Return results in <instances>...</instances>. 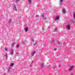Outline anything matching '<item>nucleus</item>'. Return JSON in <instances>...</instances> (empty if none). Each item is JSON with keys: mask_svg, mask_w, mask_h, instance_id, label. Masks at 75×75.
Listing matches in <instances>:
<instances>
[{"mask_svg": "<svg viewBox=\"0 0 75 75\" xmlns=\"http://www.w3.org/2000/svg\"><path fill=\"white\" fill-rule=\"evenodd\" d=\"M28 28L27 27H26L25 29V31H26V32L28 31Z\"/></svg>", "mask_w": 75, "mask_h": 75, "instance_id": "6", "label": "nucleus"}, {"mask_svg": "<svg viewBox=\"0 0 75 75\" xmlns=\"http://www.w3.org/2000/svg\"><path fill=\"white\" fill-rule=\"evenodd\" d=\"M16 55H18L19 54V53L18 52H17L16 54Z\"/></svg>", "mask_w": 75, "mask_h": 75, "instance_id": "25", "label": "nucleus"}, {"mask_svg": "<svg viewBox=\"0 0 75 75\" xmlns=\"http://www.w3.org/2000/svg\"><path fill=\"white\" fill-rule=\"evenodd\" d=\"M19 47H20V45H19V44H17V46H16V48H18Z\"/></svg>", "mask_w": 75, "mask_h": 75, "instance_id": "19", "label": "nucleus"}, {"mask_svg": "<svg viewBox=\"0 0 75 75\" xmlns=\"http://www.w3.org/2000/svg\"><path fill=\"white\" fill-rule=\"evenodd\" d=\"M32 63H33V61L32 62Z\"/></svg>", "mask_w": 75, "mask_h": 75, "instance_id": "33", "label": "nucleus"}, {"mask_svg": "<svg viewBox=\"0 0 75 75\" xmlns=\"http://www.w3.org/2000/svg\"><path fill=\"white\" fill-rule=\"evenodd\" d=\"M43 66H44V63H42L41 65V67L42 68V67H43Z\"/></svg>", "mask_w": 75, "mask_h": 75, "instance_id": "17", "label": "nucleus"}, {"mask_svg": "<svg viewBox=\"0 0 75 75\" xmlns=\"http://www.w3.org/2000/svg\"><path fill=\"white\" fill-rule=\"evenodd\" d=\"M71 28V26L69 25H68L67 26V28L68 30H70V28Z\"/></svg>", "mask_w": 75, "mask_h": 75, "instance_id": "4", "label": "nucleus"}, {"mask_svg": "<svg viewBox=\"0 0 75 75\" xmlns=\"http://www.w3.org/2000/svg\"><path fill=\"white\" fill-rule=\"evenodd\" d=\"M59 16H57L55 18V20L57 21L59 19Z\"/></svg>", "mask_w": 75, "mask_h": 75, "instance_id": "7", "label": "nucleus"}, {"mask_svg": "<svg viewBox=\"0 0 75 75\" xmlns=\"http://www.w3.org/2000/svg\"><path fill=\"white\" fill-rule=\"evenodd\" d=\"M5 51H7V50H8V49H7V48H6V47H5Z\"/></svg>", "mask_w": 75, "mask_h": 75, "instance_id": "22", "label": "nucleus"}, {"mask_svg": "<svg viewBox=\"0 0 75 75\" xmlns=\"http://www.w3.org/2000/svg\"><path fill=\"white\" fill-rule=\"evenodd\" d=\"M11 19H9L8 20V23H11Z\"/></svg>", "mask_w": 75, "mask_h": 75, "instance_id": "12", "label": "nucleus"}, {"mask_svg": "<svg viewBox=\"0 0 75 75\" xmlns=\"http://www.w3.org/2000/svg\"><path fill=\"white\" fill-rule=\"evenodd\" d=\"M71 75H74V74H71Z\"/></svg>", "mask_w": 75, "mask_h": 75, "instance_id": "32", "label": "nucleus"}, {"mask_svg": "<svg viewBox=\"0 0 75 75\" xmlns=\"http://www.w3.org/2000/svg\"><path fill=\"white\" fill-rule=\"evenodd\" d=\"M59 67H61V65H59Z\"/></svg>", "mask_w": 75, "mask_h": 75, "instance_id": "31", "label": "nucleus"}, {"mask_svg": "<svg viewBox=\"0 0 75 75\" xmlns=\"http://www.w3.org/2000/svg\"><path fill=\"white\" fill-rule=\"evenodd\" d=\"M14 65V63H11L10 66V67H13Z\"/></svg>", "mask_w": 75, "mask_h": 75, "instance_id": "16", "label": "nucleus"}, {"mask_svg": "<svg viewBox=\"0 0 75 75\" xmlns=\"http://www.w3.org/2000/svg\"><path fill=\"white\" fill-rule=\"evenodd\" d=\"M63 13H66V11H65V8H63Z\"/></svg>", "mask_w": 75, "mask_h": 75, "instance_id": "9", "label": "nucleus"}, {"mask_svg": "<svg viewBox=\"0 0 75 75\" xmlns=\"http://www.w3.org/2000/svg\"><path fill=\"white\" fill-rule=\"evenodd\" d=\"M48 68H50V67H48Z\"/></svg>", "mask_w": 75, "mask_h": 75, "instance_id": "35", "label": "nucleus"}, {"mask_svg": "<svg viewBox=\"0 0 75 75\" xmlns=\"http://www.w3.org/2000/svg\"><path fill=\"white\" fill-rule=\"evenodd\" d=\"M31 67V65L30 66V67Z\"/></svg>", "mask_w": 75, "mask_h": 75, "instance_id": "34", "label": "nucleus"}, {"mask_svg": "<svg viewBox=\"0 0 75 75\" xmlns=\"http://www.w3.org/2000/svg\"><path fill=\"white\" fill-rule=\"evenodd\" d=\"M35 54V51H33L32 52V54L31 55V56H33L34 54Z\"/></svg>", "mask_w": 75, "mask_h": 75, "instance_id": "5", "label": "nucleus"}, {"mask_svg": "<svg viewBox=\"0 0 75 75\" xmlns=\"http://www.w3.org/2000/svg\"><path fill=\"white\" fill-rule=\"evenodd\" d=\"M35 17H38V18H40V16L39 15H37L35 16Z\"/></svg>", "mask_w": 75, "mask_h": 75, "instance_id": "15", "label": "nucleus"}, {"mask_svg": "<svg viewBox=\"0 0 75 75\" xmlns=\"http://www.w3.org/2000/svg\"><path fill=\"white\" fill-rule=\"evenodd\" d=\"M6 59H7V53H6Z\"/></svg>", "mask_w": 75, "mask_h": 75, "instance_id": "20", "label": "nucleus"}, {"mask_svg": "<svg viewBox=\"0 0 75 75\" xmlns=\"http://www.w3.org/2000/svg\"><path fill=\"white\" fill-rule=\"evenodd\" d=\"M14 43H13L11 45L12 47H14Z\"/></svg>", "mask_w": 75, "mask_h": 75, "instance_id": "18", "label": "nucleus"}, {"mask_svg": "<svg viewBox=\"0 0 75 75\" xmlns=\"http://www.w3.org/2000/svg\"><path fill=\"white\" fill-rule=\"evenodd\" d=\"M54 51H57V49L55 48V49H54Z\"/></svg>", "mask_w": 75, "mask_h": 75, "instance_id": "28", "label": "nucleus"}, {"mask_svg": "<svg viewBox=\"0 0 75 75\" xmlns=\"http://www.w3.org/2000/svg\"><path fill=\"white\" fill-rule=\"evenodd\" d=\"M63 0H59V3L60 4H61V3L63 2Z\"/></svg>", "mask_w": 75, "mask_h": 75, "instance_id": "11", "label": "nucleus"}, {"mask_svg": "<svg viewBox=\"0 0 75 75\" xmlns=\"http://www.w3.org/2000/svg\"><path fill=\"white\" fill-rule=\"evenodd\" d=\"M13 9L14 10H15V11H17V8H16V5H14L13 6Z\"/></svg>", "mask_w": 75, "mask_h": 75, "instance_id": "1", "label": "nucleus"}, {"mask_svg": "<svg viewBox=\"0 0 75 75\" xmlns=\"http://www.w3.org/2000/svg\"><path fill=\"white\" fill-rule=\"evenodd\" d=\"M31 40V42H34V40L33 39H32Z\"/></svg>", "mask_w": 75, "mask_h": 75, "instance_id": "23", "label": "nucleus"}, {"mask_svg": "<svg viewBox=\"0 0 75 75\" xmlns=\"http://www.w3.org/2000/svg\"><path fill=\"white\" fill-rule=\"evenodd\" d=\"M13 49H11L10 52V55H13L14 54V52H13Z\"/></svg>", "mask_w": 75, "mask_h": 75, "instance_id": "2", "label": "nucleus"}, {"mask_svg": "<svg viewBox=\"0 0 75 75\" xmlns=\"http://www.w3.org/2000/svg\"><path fill=\"white\" fill-rule=\"evenodd\" d=\"M55 68H56V67H54V68H53V69H55Z\"/></svg>", "mask_w": 75, "mask_h": 75, "instance_id": "29", "label": "nucleus"}, {"mask_svg": "<svg viewBox=\"0 0 75 75\" xmlns=\"http://www.w3.org/2000/svg\"><path fill=\"white\" fill-rule=\"evenodd\" d=\"M42 18H44V15H42Z\"/></svg>", "mask_w": 75, "mask_h": 75, "instance_id": "24", "label": "nucleus"}, {"mask_svg": "<svg viewBox=\"0 0 75 75\" xmlns=\"http://www.w3.org/2000/svg\"><path fill=\"white\" fill-rule=\"evenodd\" d=\"M20 1V0H15V2L16 3H17V2H18V1Z\"/></svg>", "mask_w": 75, "mask_h": 75, "instance_id": "13", "label": "nucleus"}, {"mask_svg": "<svg viewBox=\"0 0 75 75\" xmlns=\"http://www.w3.org/2000/svg\"><path fill=\"white\" fill-rule=\"evenodd\" d=\"M42 29L43 30H44V28H42Z\"/></svg>", "mask_w": 75, "mask_h": 75, "instance_id": "30", "label": "nucleus"}, {"mask_svg": "<svg viewBox=\"0 0 75 75\" xmlns=\"http://www.w3.org/2000/svg\"><path fill=\"white\" fill-rule=\"evenodd\" d=\"M6 73H5L4 74V75H6Z\"/></svg>", "mask_w": 75, "mask_h": 75, "instance_id": "27", "label": "nucleus"}, {"mask_svg": "<svg viewBox=\"0 0 75 75\" xmlns=\"http://www.w3.org/2000/svg\"><path fill=\"white\" fill-rule=\"evenodd\" d=\"M37 44V42H35V44L34 45H36Z\"/></svg>", "mask_w": 75, "mask_h": 75, "instance_id": "26", "label": "nucleus"}, {"mask_svg": "<svg viewBox=\"0 0 75 75\" xmlns=\"http://www.w3.org/2000/svg\"><path fill=\"white\" fill-rule=\"evenodd\" d=\"M74 68V66H71L70 67L69 69V71H71L72 70V69Z\"/></svg>", "mask_w": 75, "mask_h": 75, "instance_id": "3", "label": "nucleus"}, {"mask_svg": "<svg viewBox=\"0 0 75 75\" xmlns=\"http://www.w3.org/2000/svg\"><path fill=\"white\" fill-rule=\"evenodd\" d=\"M11 67H10L8 68V72H10V69H11Z\"/></svg>", "mask_w": 75, "mask_h": 75, "instance_id": "10", "label": "nucleus"}, {"mask_svg": "<svg viewBox=\"0 0 75 75\" xmlns=\"http://www.w3.org/2000/svg\"><path fill=\"white\" fill-rule=\"evenodd\" d=\"M22 42H23V45L24 44H25V40L23 41Z\"/></svg>", "mask_w": 75, "mask_h": 75, "instance_id": "14", "label": "nucleus"}, {"mask_svg": "<svg viewBox=\"0 0 75 75\" xmlns=\"http://www.w3.org/2000/svg\"><path fill=\"white\" fill-rule=\"evenodd\" d=\"M57 28H55L54 29V32H55V31H57Z\"/></svg>", "mask_w": 75, "mask_h": 75, "instance_id": "21", "label": "nucleus"}, {"mask_svg": "<svg viewBox=\"0 0 75 75\" xmlns=\"http://www.w3.org/2000/svg\"><path fill=\"white\" fill-rule=\"evenodd\" d=\"M28 1L29 4H31V3H32L31 0H28Z\"/></svg>", "mask_w": 75, "mask_h": 75, "instance_id": "8", "label": "nucleus"}]
</instances>
